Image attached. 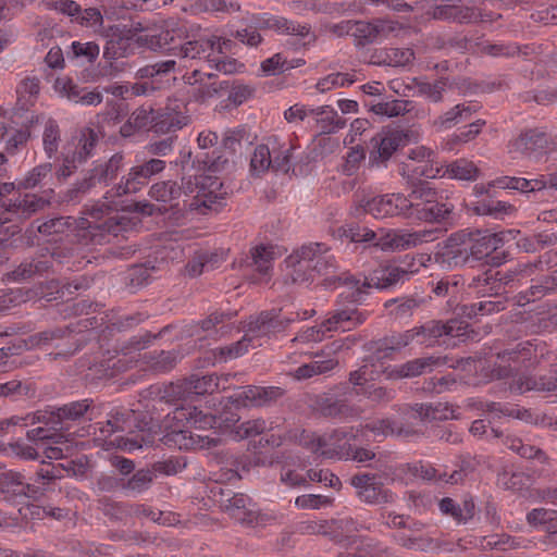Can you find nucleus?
<instances>
[{"label": "nucleus", "instance_id": "15", "mask_svg": "<svg viewBox=\"0 0 557 557\" xmlns=\"http://www.w3.org/2000/svg\"><path fill=\"white\" fill-rule=\"evenodd\" d=\"M39 485L30 484L22 472L0 466V495L9 503L38 498Z\"/></svg>", "mask_w": 557, "mask_h": 557}, {"label": "nucleus", "instance_id": "45", "mask_svg": "<svg viewBox=\"0 0 557 557\" xmlns=\"http://www.w3.org/2000/svg\"><path fill=\"white\" fill-rule=\"evenodd\" d=\"M320 411L324 417L329 418H349L358 414L355 406L350 405L346 399H337L325 397L319 403Z\"/></svg>", "mask_w": 557, "mask_h": 557}, {"label": "nucleus", "instance_id": "23", "mask_svg": "<svg viewBox=\"0 0 557 557\" xmlns=\"http://www.w3.org/2000/svg\"><path fill=\"white\" fill-rule=\"evenodd\" d=\"M443 363L444 362L438 357H421L409 360L401 364L393 367L388 366L384 368L382 373L387 380L412 379L431 372L434 367L441 366Z\"/></svg>", "mask_w": 557, "mask_h": 557}, {"label": "nucleus", "instance_id": "40", "mask_svg": "<svg viewBox=\"0 0 557 557\" xmlns=\"http://www.w3.org/2000/svg\"><path fill=\"white\" fill-rule=\"evenodd\" d=\"M443 515L451 517L457 523H467L474 517L475 506L472 499L463 500L459 505L450 497H444L438 503Z\"/></svg>", "mask_w": 557, "mask_h": 557}, {"label": "nucleus", "instance_id": "62", "mask_svg": "<svg viewBox=\"0 0 557 557\" xmlns=\"http://www.w3.org/2000/svg\"><path fill=\"white\" fill-rule=\"evenodd\" d=\"M61 141V129L58 122L53 119L47 120L42 133L44 150L49 158L58 152Z\"/></svg>", "mask_w": 557, "mask_h": 557}, {"label": "nucleus", "instance_id": "46", "mask_svg": "<svg viewBox=\"0 0 557 557\" xmlns=\"http://www.w3.org/2000/svg\"><path fill=\"white\" fill-rule=\"evenodd\" d=\"M40 90V81L36 76L23 78L16 87L17 106L21 110H28L37 100Z\"/></svg>", "mask_w": 557, "mask_h": 557}, {"label": "nucleus", "instance_id": "38", "mask_svg": "<svg viewBox=\"0 0 557 557\" xmlns=\"http://www.w3.org/2000/svg\"><path fill=\"white\" fill-rule=\"evenodd\" d=\"M393 28L387 25V22L383 20H376L373 23L358 21L355 22L354 36L358 38L359 44L369 45L383 36Z\"/></svg>", "mask_w": 557, "mask_h": 557}, {"label": "nucleus", "instance_id": "64", "mask_svg": "<svg viewBox=\"0 0 557 557\" xmlns=\"http://www.w3.org/2000/svg\"><path fill=\"white\" fill-rule=\"evenodd\" d=\"M337 236L347 238L352 243H370L376 237V234L367 227L357 224H347L337 228Z\"/></svg>", "mask_w": 557, "mask_h": 557}, {"label": "nucleus", "instance_id": "1", "mask_svg": "<svg viewBox=\"0 0 557 557\" xmlns=\"http://www.w3.org/2000/svg\"><path fill=\"white\" fill-rule=\"evenodd\" d=\"M231 193L230 186H224L216 178L183 174L181 184L175 181L153 184L149 196L156 201L170 203L171 209L206 215L209 212H219L225 207Z\"/></svg>", "mask_w": 557, "mask_h": 557}, {"label": "nucleus", "instance_id": "16", "mask_svg": "<svg viewBox=\"0 0 557 557\" xmlns=\"http://www.w3.org/2000/svg\"><path fill=\"white\" fill-rule=\"evenodd\" d=\"M188 38L187 30L177 22H166L157 34H146L137 41L151 50L175 55L181 42Z\"/></svg>", "mask_w": 557, "mask_h": 557}, {"label": "nucleus", "instance_id": "5", "mask_svg": "<svg viewBox=\"0 0 557 557\" xmlns=\"http://www.w3.org/2000/svg\"><path fill=\"white\" fill-rule=\"evenodd\" d=\"M154 206L149 202H133L121 210L115 209L113 215H109L101 222H83L77 237L85 244L101 245L106 242L107 235L117 236L137 225L139 222L138 218L129 216L128 213L136 212L151 215Z\"/></svg>", "mask_w": 557, "mask_h": 557}, {"label": "nucleus", "instance_id": "18", "mask_svg": "<svg viewBox=\"0 0 557 557\" xmlns=\"http://www.w3.org/2000/svg\"><path fill=\"white\" fill-rule=\"evenodd\" d=\"M220 387L219 377L214 374L199 376L193 374L177 383H172L165 391V397L187 399L193 395L212 394Z\"/></svg>", "mask_w": 557, "mask_h": 557}, {"label": "nucleus", "instance_id": "48", "mask_svg": "<svg viewBox=\"0 0 557 557\" xmlns=\"http://www.w3.org/2000/svg\"><path fill=\"white\" fill-rule=\"evenodd\" d=\"M393 539L396 544L406 549H416L420 552H428L437 547L433 537L424 534H394Z\"/></svg>", "mask_w": 557, "mask_h": 557}, {"label": "nucleus", "instance_id": "22", "mask_svg": "<svg viewBox=\"0 0 557 557\" xmlns=\"http://www.w3.org/2000/svg\"><path fill=\"white\" fill-rule=\"evenodd\" d=\"M251 26L255 29H274L280 34L298 36L305 38L310 35L311 27L308 24H300L282 16H274L268 13L256 14L251 17Z\"/></svg>", "mask_w": 557, "mask_h": 557}, {"label": "nucleus", "instance_id": "37", "mask_svg": "<svg viewBox=\"0 0 557 557\" xmlns=\"http://www.w3.org/2000/svg\"><path fill=\"white\" fill-rule=\"evenodd\" d=\"M468 287L482 297L500 296L499 283H497V276L495 275V270L493 268H488L472 275L469 278Z\"/></svg>", "mask_w": 557, "mask_h": 557}, {"label": "nucleus", "instance_id": "32", "mask_svg": "<svg viewBox=\"0 0 557 557\" xmlns=\"http://www.w3.org/2000/svg\"><path fill=\"white\" fill-rule=\"evenodd\" d=\"M480 109V106L473 102L459 103L450 108L440 116H437L433 125L438 129H448L459 123L469 121L474 113Z\"/></svg>", "mask_w": 557, "mask_h": 557}, {"label": "nucleus", "instance_id": "49", "mask_svg": "<svg viewBox=\"0 0 557 557\" xmlns=\"http://www.w3.org/2000/svg\"><path fill=\"white\" fill-rule=\"evenodd\" d=\"M337 366L334 358L314 359L309 363L298 367L293 375L296 380H307L314 375L326 373Z\"/></svg>", "mask_w": 557, "mask_h": 557}, {"label": "nucleus", "instance_id": "29", "mask_svg": "<svg viewBox=\"0 0 557 557\" xmlns=\"http://www.w3.org/2000/svg\"><path fill=\"white\" fill-rule=\"evenodd\" d=\"M285 395V389L280 386H256L242 387L237 394L244 406L270 407L276 404Z\"/></svg>", "mask_w": 557, "mask_h": 557}, {"label": "nucleus", "instance_id": "6", "mask_svg": "<svg viewBox=\"0 0 557 557\" xmlns=\"http://www.w3.org/2000/svg\"><path fill=\"white\" fill-rule=\"evenodd\" d=\"M405 199L407 219L441 223L448 220L454 210V205L425 182L413 185Z\"/></svg>", "mask_w": 557, "mask_h": 557}, {"label": "nucleus", "instance_id": "59", "mask_svg": "<svg viewBox=\"0 0 557 557\" xmlns=\"http://www.w3.org/2000/svg\"><path fill=\"white\" fill-rule=\"evenodd\" d=\"M146 359L153 371L168 372L176 366L178 354L175 350H161L146 355Z\"/></svg>", "mask_w": 557, "mask_h": 557}, {"label": "nucleus", "instance_id": "34", "mask_svg": "<svg viewBox=\"0 0 557 557\" xmlns=\"http://www.w3.org/2000/svg\"><path fill=\"white\" fill-rule=\"evenodd\" d=\"M224 507L231 516L242 523L251 524L257 520V511L251 506V498L245 494H226Z\"/></svg>", "mask_w": 557, "mask_h": 557}, {"label": "nucleus", "instance_id": "63", "mask_svg": "<svg viewBox=\"0 0 557 557\" xmlns=\"http://www.w3.org/2000/svg\"><path fill=\"white\" fill-rule=\"evenodd\" d=\"M445 173L451 178L473 181L479 174V169L472 161L459 159L447 165Z\"/></svg>", "mask_w": 557, "mask_h": 557}, {"label": "nucleus", "instance_id": "13", "mask_svg": "<svg viewBox=\"0 0 557 557\" xmlns=\"http://www.w3.org/2000/svg\"><path fill=\"white\" fill-rule=\"evenodd\" d=\"M274 251L271 246L259 245L250 248L248 253H243L235 259L233 268L242 271L243 275L257 283L265 276H270Z\"/></svg>", "mask_w": 557, "mask_h": 557}, {"label": "nucleus", "instance_id": "12", "mask_svg": "<svg viewBox=\"0 0 557 557\" xmlns=\"http://www.w3.org/2000/svg\"><path fill=\"white\" fill-rule=\"evenodd\" d=\"M409 140V132L404 129H389L376 134L371 138L372 149L369 153V165L387 168V162L400 148L407 146Z\"/></svg>", "mask_w": 557, "mask_h": 557}, {"label": "nucleus", "instance_id": "47", "mask_svg": "<svg viewBox=\"0 0 557 557\" xmlns=\"http://www.w3.org/2000/svg\"><path fill=\"white\" fill-rule=\"evenodd\" d=\"M98 141V133L94 128L84 127L79 133L75 150L71 151V154L75 156L78 163H85L92 156Z\"/></svg>", "mask_w": 557, "mask_h": 557}, {"label": "nucleus", "instance_id": "3", "mask_svg": "<svg viewBox=\"0 0 557 557\" xmlns=\"http://www.w3.org/2000/svg\"><path fill=\"white\" fill-rule=\"evenodd\" d=\"M293 267V283H307L323 277L324 286H356L361 277L349 271L338 272L339 265L331 248L324 243H309L295 250L287 259Z\"/></svg>", "mask_w": 557, "mask_h": 557}, {"label": "nucleus", "instance_id": "17", "mask_svg": "<svg viewBox=\"0 0 557 557\" xmlns=\"http://www.w3.org/2000/svg\"><path fill=\"white\" fill-rule=\"evenodd\" d=\"M350 484L356 490L357 497L369 505L391 504L394 502L392 491L384 488L376 474L357 473L350 478Z\"/></svg>", "mask_w": 557, "mask_h": 557}, {"label": "nucleus", "instance_id": "42", "mask_svg": "<svg viewBox=\"0 0 557 557\" xmlns=\"http://www.w3.org/2000/svg\"><path fill=\"white\" fill-rule=\"evenodd\" d=\"M62 465H53L52 462H42L41 467L34 472V475L28 479L30 484L39 485L38 497L44 496L46 492L50 491V485L55 480L63 476Z\"/></svg>", "mask_w": 557, "mask_h": 557}, {"label": "nucleus", "instance_id": "36", "mask_svg": "<svg viewBox=\"0 0 557 557\" xmlns=\"http://www.w3.org/2000/svg\"><path fill=\"white\" fill-rule=\"evenodd\" d=\"M364 429L377 436L396 435L397 437H412L419 435L420 432L410 425L398 424L397 422L386 418L366 424Z\"/></svg>", "mask_w": 557, "mask_h": 557}, {"label": "nucleus", "instance_id": "10", "mask_svg": "<svg viewBox=\"0 0 557 557\" xmlns=\"http://www.w3.org/2000/svg\"><path fill=\"white\" fill-rule=\"evenodd\" d=\"M504 232L492 233L488 230H476L463 235L472 263L484 261L486 264L499 265L503 258L493 255L504 244Z\"/></svg>", "mask_w": 557, "mask_h": 557}, {"label": "nucleus", "instance_id": "31", "mask_svg": "<svg viewBox=\"0 0 557 557\" xmlns=\"http://www.w3.org/2000/svg\"><path fill=\"white\" fill-rule=\"evenodd\" d=\"M510 391L517 394L527 392H554L557 391V377L553 375H527L521 374L510 384Z\"/></svg>", "mask_w": 557, "mask_h": 557}, {"label": "nucleus", "instance_id": "24", "mask_svg": "<svg viewBox=\"0 0 557 557\" xmlns=\"http://www.w3.org/2000/svg\"><path fill=\"white\" fill-rule=\"evenodd\" d=\"M434 261L444 269L469 264L473 267L465 237L458 242V235H451L445 247L434 253Z\"/></svg>", "mask_w": 557, "mask_h": 557}, {"label": "nucleus", "instance_id": "41", "mask_svg": "<svg viewBox=\"0 0 557 557\" xmlns=\"http://www.w3.org/2000/svg\"><path fill=\"white\" fill-rule=\"evenodd\" d=\"M326 536L338 544L345 543L354 533L359 531L358 522L350 517L326 520Z\"/></svg>", "mask_w": 557, "mask_h": 557}, {"label": "nucleus", "instance_id": "7", "mask_svg": "<svg viewBox=\"0 0 557 557\" xmlns=\"http://www.w3.org/2000/svg\"><path fill=\"white\" fill-rule=\"evenodd\" d=\"M539 362L536 346L529 341L521 342L496 354V360L488 366V377L508 379L523 369H534Z\"/></svg>", "mask_w": 557, "mask_h": 557}, {"label": "nucleus", "instance_id": "56", "mask_svg": "<svg viewBox=\"0 0 557 557\" xmlns=\"http://www.w3.org/2000/svg\"><path fill=\"white\" fill-rule=\"evenodd\" d=\"M154 478L151 469H139L131 478H124V491L140 494L150 488Z\"/></svg>", "mask_w": 557, "mask_h": 557}, {"label": "nucleus", "instance_id": "30", "mask_svg": "<svg viewBox=\"0 0 557 557\" xmlns=\"http://www.w3.org/2000/svg\"><path fill=\"white\" fill-rule=\"evenodd\" d=\"M48 256L47 247L39 249L34 257L24 260L20 265H17L11 272V277L14 281H24L36 275L42 276L45 274L54 273L55 268H53L52 261Z\"/></svg>", "mask_w": 557, "mask_h": 557}, {"label": "nucleus", "instance_id": "61", "mask_svg": "<svg viewBox=\"0 0 557 557\" xmlns=\"http://www.w3.org/2000/svg\"><path fill=\"white\" fill-rule=\"evenodd\" d=\"M75 224L71 216H57L41 222L37 225V231L46 236L66 234Z\"/></svg>", "mask_w": 557, "mask_h": 557}, {"label": "nucleus", "instance_id": "57", "mask_svg": "<svg viewBox=\"0 0 557 557\" xmlns=\"http://www.w3.org/2000/svg\"><path fill=\"white\" fill-rule=\"evenodd\" d=\"M195 9L199 12L232 14L240 11V3L235 0H196Z\"/></svg>", "mask_w": 557, "mask_h": 557}, {"label": "nucleus", "instance_id": "50", "mask_svg": "<svg viewBox=\"0 0 557 557\" xmlns=\"http://www.w3.org/2000/svg\"><path fill=\"white\" fill-rule=\"evenodd\" d=\"M71 331L69 327H54L38 332L28 337L26 345L29 348H49L53 346L54 342L65 338L70 335Z\"/></svg>", "mask_w": 557, "mask_h": 557}, {"label": "nucleus", "instance_id": "39", "mask_svg": "<svg viewBox=\"0 0 557 557\" xmlns=\"http://www.w3.org/2000/svg\"><path fill=\"white\" fill-rule=\"evenodd\" d=\"M424 304L423 297L419 295L392 298L385 301L384 307L389 309V315L395 319H408L413 315L417 309Z\"/></svg>", "mask_w": 557, "mask_h": 557}, {"label": "nucleus", "instance_id": "20", "mask_svg": "<svg viewBox=\"0 0 557 557\" xmlns=\"http://www.w3.org/2000/svg\"><path fill=\"white\" fill-rule=\"evenodd\" d=\"M428 14L437 21L454 22L458 24L478 22L481 17L476 8L454 3L451 0H441V3L429 9Z\"/></svg>", "mask_w": 557, "mask_h": 557}, {"label": "nucleus", "instance_id": "25", "mask_svg": "<svg viewBox=\"0 0 557 557\" xmlns=\"http://www.w3.org/2000/svg\"><path fill=\"white\" fill-rule=\"evenodd\" d=\"M193 169L196 171L194 175H207L211 178H216L226 186L220 175L230 173L234 169V161L230 160L224 154H215V151L212 156L208 152H202L194 158Z\"/></svg>", "mask_w": 557, "mask_h": 557}, {"label": "nucleus", "instance_id": "60", "mask_svg": "<svg viewBox=\"0 0 557 557\" xmlns=\"http://www.w3.org/2000/svg\"><path fill=\"white\" fill-rule=\"evenodd\" d=\"M359 396H363L375 405H386L396 397V391L387 386H380L371 383L369 386L359 388Z\"/></svg>", "mask_w": 557, "mask_h": 557}, {"label": "nucleus", "instance_id": "28", "mask_svg": "<svg viewBox=\"0 0 557 557\" xmlns=\"http://www.w3.org/2000/svg\"><path fill=\"white\" fill-rule=\"evenodd\" d=\"M461 330L460 323L457 320H449L442 322L431 320L420 326H416V334L418 337V345L432 347L442 336H458Z\"/></svg>", "mask_w": 557, "mask_h": 557}, {"label": "nucleus", "instance_id": "4", "mask_svg": "<svg viewBox=\"0 0 557 557\" xmlns=\"http://www.w3.org/2000/svg\"><path fill=\"white\" fill-rule=\"evenodd\" d=\"M299 318L298 313L290 315L282 314V310L262 311L258 317L251 319L242 339L226 346L214 349V357L220 362L238 358L248 351L250 345L252 347L261 346L259 342L261 337L272 332L283 331L289 323Z\"/></svg>", "mask_w": 557, "mask_h": 557}, {"label": "nucleus", "instance_id": "53", "mask_svg": "<svg viewBox=\"0 0 557 557\" xmlns=\"http://www.w3.org/2000/svg\"><path fill=\"white\" fill-rule=\"evenodd\" d=\"M347 436L343 430H334L330 434L319 435L315 447H319V454L326 458H333L342 450L339 442Z\"/></svg>", "mask_w": 557, "mask_h": 557}, {"label": "nucleus", "instance_id": "54", "mask_svg": "<svg viewBox=\"0 0 557 557\" xmlns=\"http://www.w3.org/2000/svg\"><path fill=\"white\" fill-rule=\"evenodd\" d=\"M92 399H83V400H76L71 401L69 404L63 405L62 407H59L55 411V416L58 418V421L62 420H77L84 414H86L89 410H92ZM54 412H52L50 416H53Z\"/></svg>", "mask_w": 557, "mask_h": 557}, {"label": "nucleus", "instance_id": "11", "mask_svg": "<svg viewBox=\"0 0 557 557\" xmlns=\"http://www.w3.org/2000/svg\"><path fill=\"white\" fill-rule=\"evenodd\" d=\"M513 148L529 159L540 160L557 149V136L545 127L527 128L515 139Z\"/></svg>", "mask_w": 557, "mask_h": 557}, {"label": "nucleus", "instance_id": "21", "mask_svg": "<svg viewBox=\"0 0 557 557\" xmlns=\"http://www.w3.org/2000/svg\"><path fill=\"white\" fill-rule=\"evenodd\" d=\"M398 410L405 419H419L422 422L457 419L453 406L444 403L414 405L406 404L400 406Z\"/></svg>", "mask_w": 557, "mask_h": 557}, {"label": "nucleus", "instance_id": "26", "mask_svg": "<svg viewBox=\"0 0 557 557\" xmlns=\"http://www.w3.org/2000/svg\"><path fill=\"white\" fill-rule=\"evenodd\" d=\"M161 442L170 448L189 450L215 447L220 440L216 437L194 434L187 430H173L164 434Z\"/></svg>", "mask_w": 557, "mask_h": 557}, {"label": "nucleus", "instance_id": "33", "mask_svg": "<svg viewBox=\"0 0 557 557\" xmlns=\"http://www.w3.org/2000/svg\"><path fill=\"white\" fill-rule=\"evenodd\" d=\"M214 42H218L215 36L210 38H199L189 40L188 38L181 42L175 57L182 60L210 59V53L214 51Z\"/></svg>", "mask_w": 557, "mask_h": 557}, {"label": "nucleus", "instance_id": "27", "mask_svg": "<svg viewBox=\"0 0 557 557\" xmlns=\"http://www.w3.org/2000/svg\"><path fill=\"white\" fill-rule=\"evenodd\" d=\"M364 211L376 219L403 215L406 218V199L401 194H387L373 197L364 205Z\"/></svg>", "mask_w": 557, "mask_h": 557}, {"label": "nucleus", "instance_id": "8", "mask_svg": "<svg viewBox=\"0 0 557 557\" xmlns=\"http://www.w3.org/2000/svg\"><path fill=\"white\" fill-rule=\"evenodd\" d=\"M124 156L121 152L114 153L109 160L94 162V166L87 171L85 176L72 185L64 194L67 202L79 201L81 197L95 188L97 185H109L116 178L123 168Z\"/></svg>", "mask_w": 557, "mask_h": 557}, {"label": "nucleus", "instance_id": "43", "mask_svg": "<svg viewBox=\"0 0 557 557\" xmlns=\"http://www.w3.org/2000/svg\"><path fill=\"white\" fill-rule=\"evenodd\" d=\"M187 123L188 117L177 112L157 110L151 131L156 134H166L181 129Z\"/></svg>", "mask_w": 557, "mask_h": 557}, {"label": "nucleus", "instance_id": "51", "mask_svg": "<svg viewBox=\"0 0 557 557\" xmlns=\"http://www.w3.org/2000/svg\"><path fill=\"white\" fill-rule=\"evenodd\" d=\"M370 111L376 115L394 117L409 112L412 108V102L409 100L394 99L391 101H379L369 103Z\"/></svg>", "mask_w": 557, "mask_h": 557}, {"label": "nucleus", "instance_id": "55", "mask_svg": "<svg viewBox=\"0 0 557 557\" xmlns=\"http://www.w3.org/2000/svg\"><path fill=\"white\" fill-rule=\"evenodd\" d=\"M473 210L480 215H491L495 219H502L504 215L511 214L515 207L506 201L483 199L475 203Z\"/></svg>", "mask_w": 557, "mask_h": 557}, {"label": "nucleus", "instance_id": "14", "mask_svg": "<svg viewBox=\"0 0 557 557\" xmlns=\"http://www.w3.org/2000/svg\"><path fill=\"white\" fill-rule=\"evenodd\" d=\"M14 189V183L0 182V207L3 209V213L9 214L8 218H12V221L27 220L45 207L46 201L36 195L26 194L16 199H7Z\"/></svg>", "mask_w": 557, "mask_h": 557}, {"label": "nucleus", "instance_id": "52", "mask_svg": "<svg viewBox=\"0 0 557 557\" xmlns=\"http://www.w3.org/2000/svg\"><path fill=\"white\" fill-rule=\"evenodd\" d=\"M532 268L529 264H518L508 270H495L497 283H499V295L506 293L507 286H515L528 276Z\"/></svg>", "mask_w": 557, "mask_h": 557}, {"label": "nucleus", "instance_id": "35", "mask_svg": "<svg viewBox=\"0 0 557 557\" xmlns=\"http://www.w3.org/2000/svg\"><path fill=\"white\" fill-rule=\"evenodd\" d=\"M37 394L35 383L29 380L13 379L0 382V400H17L21 398H34Z\"/></svg>", "mask_w": 557, "mask_h": 557}, {"label": "nucleus", "instance_id": "2", "mask_svg": "<svg viewBox=\"0 0 557 557\" xmlns=\"http://www.w3.org/2000/svg\"><path fill=\"white\" fill-rule=\"evenodd\" d=\"M417 270H407L396 265H388L373 271L370 276L363 275L356 286H346L347 290L337 296L335 309L327 313L323 321L326 331H350L363 324L370 311L360 310L371 288L387 289L398 283H404L410 278V275Z\"/></svg>", "mask_w": 557, "mask_h": 557}, {"label": "nucleus", "instance_id": "9", "mask_svg": "<svg viewBox=\"0 0 557 557\" xmlns=\"http://www.w3.org/2000/svg\"><path fill=\"white\" fill-rule=\"evenodd\" d=\"M165 165L166 163L162 159H144L138 164L132 166L129 172L122 177L121 182L107 191L104 198L109 200L113 197L137 193L149 183L152 176L163 172Z\"/></svg>", "mask_w": 557, "mask_h": 557}, {"label": "nucleus", "instance_id": "44", "mask_svg": "<svg viewBox=\"0 0 557 557\" xmlns=\"http://www.w3.org/2000/svg\"><path fill=\"white\" fill-rule=\"evenodd\" d=\"M421 242L422 236L419 233H394L381 237L379 242L374 243V246L380 247L384 251H395L416 247Z\"/></svg>", "mask_w": 557, "mask_h": 557}, {"label": "nucleus", "instance_id": "58", "mask_svg": "<svg viewBox=\"0 0 557 557\" xmlns=\"http://www.w3.org/2000/svg\"><path fill=\"white\" fill-rule=\"evenodd\" d=\"M223 147L231 152H240L243 145H252V138L245 126L227 129L222 139Z\"/></svg>", "mask_w": 557, "mask_h": 557}, {"label": "nucleus", "instance_id": "19", "mask_svg": "<svg viewBox=\"0 0 557 557\" xmlns=\"http://www.w3.org/2000/svg\"><path fill=\"white\" fill-rule=\"evenodd\" d=\"M100 35L106 39L103 49L106 60H116L127 55L134 38L131 28L122 24L107 25Z\"/></svg>", "mask_w": 557, "mask_h": 557}]
</instances>
